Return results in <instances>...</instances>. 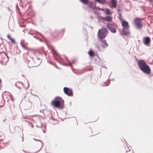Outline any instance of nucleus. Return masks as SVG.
<instances>
[{
	"mask_svg": "<svg viewBox=\"0 0 153 153\" xmlns=\"http://www.w3.org/2000/svg\"><path fill=\"white\" fill-rule=\"evenodd\" d=\"M138 67L143 72L147 74L151 73V69L149 66L143 60H140L137 62Z\"/></svg>",
	"mask_w": 153,
	"mask_h": 153,
	"instance_id": "nucleus-1",
	"label": "nucleus"
},
{
	"mask_svg": "<svg viewBox=\"0 0 153 153\" xmlns=\"http://www.w3.org/2000/svg\"><path fill=\"white\" fill-rule=\"evenodd\" d=\"M64 101L59 97H56L51 102L52 105L56 108H62L64 106Z\"/></svg>",
	"mask_w": 153,
	"mask_h": 153,
	"instance_id": "nucleus-2",
	"label": "nucleus"
},
{
	"mask_svg": "<svg viewBox=\"0 0 153 153\" xmlns=\"http://www.w3.org/2000/svg\"><path fill=\"white\" fill-rule=\"evenodd\" d=\"M108 32V31L106 29H101L98 31V36L100 38L104 39L106 36Z\"/></svg>",
	"mask_w": 153,
	"mask_h": 153,
	"instance_id": "nucleus-3",
	"label": "nucleus"
},
{
	"mask_svg": "<svg viewBox=\"0 0 153 153\" xmlns=\"http://www.w3.org/2000/svg\"><path fill=\"white\" fill-rule=\"evenodd\" d=\"M63 90L65 94L68 96H73L72 91L71 89L67 87H64Z\"/></svg>",
	"mask_w": 153,
	"mask_h": 153,
	"instance_id": "nucleus-4",
	"label": "nucleus"
},
{
	"mask_svg": "<svg viewBox=\"0 0 153 153\" xmlns=\"http://www.w3.org/2000/svg\"><path fill=\"white\" fill-rule=\"evenodd\" d=\"M121 23L122 27H123V28L128 29L129 27V26L128 25V22L127 21L123 20L121 21Z\"/></svg>",
	"mask_w": 153,
	"mask_h": 153,
	"instance_id": "nucleus-5",
	"label": "nucleus"
},
{
	"mask_svg": "<svg viewBox=\"0 0 153 153\" xmlns=\"http://www.w3.org/2000/svg\"><path fill=\"white\" fill-rule=\"evenodd\" d=\"M107 27L111 32L113 33H116V30L113 25L110 24H108Z\"/></svg>",
	"mask_w": 153,
	"mask_h": 153,
	"instance_id": "nucleus-6",
	"label": "nucleus"
},
{
	"mask_svg": "<svg viewBox=\"0 0 153 153\" xmlns=\"http://www.w3.org/2000/svg\"><path fill=\"white\" fill-rule=\"evenodd\" d=\"M143 42L145 45L148 46L150 42V38L149 37H145L143 39Z\"/></svg>",
	"mask_w": 153,
	"mask_h": 153,
	"instance_id": "nucleus-7",
	"label": "nucleus"
},
{
	"mask_svg": "<svg viewBox=\"0 0 153 153\" xmlns=\"http://www.w3.org/2000/svg\"><path fill=\"white\" fill-rule=\"evenodd\" d=\"M138 20H135V24L137 28H140L142 27V25L141 22Z\"/></svg>",
	"mask_w": 153,
	"mask_h": 153,
	"instance_id": "nucleus-8",
	"label": "nucleus"
},
{
	"mask_svg": "<svg viewBox=\"0 0 153 153\" xmlns=\"http://www.w3.org/2000/svg\"><path fill=\"white\" fill-rule=\"evenodd\" d=\"M100 41L102 43V46L104 48L107 47L108 45L106 40H101Z\"/></svg>",
	"mask_w": 153,
	"mask_h": 153,
	"instance_id": "nucleus-9",
	"label": "nucleus"
},
{
	"mask_svg": "<svg viewBox=\"0 0 153 153\" xmlns=\"http://www.w3.org/2000/svg\"><path fill=\"white\" fill-rule=\"evenodd\" d=\"M21 45L24 48L26 49H29V48L28 47V43L25 42L24 41L21 42Z\"/></svg>",
	"mask_w": 153,
	"mask_h": 153,
	"instance_id": "nucleus-10",
	"label": "nucleus"
},
{
	"mask_svg": "<svg viewBox=\"0 0 153 153\" xmlns=\"http://www.w3.org/2000/svg\"><path fill=\"white\" fill-rule=\"evenodd\" d=\"M123 34L125 36L129 35V31L128 30H126L125 29L123 28L122 30Z\"/></svg>",
	"mask_w": 153,
	"mask_h": 153,
	"instance_id": "nucleus-11",
	"label": "nucleus"
},
{
	"mask_svg": "<svg viewBox=\"0 0 153 153\" xmlns=\"http://www.w3.org/2000/svg\"><path fill=\"white\" fill-rule=\"evenodd\" d=\"M111 7L116 8L117 7V4L115 0H111Z\"/></svg>",
	"mask_w": 153,
	"mask_h": 153,
	"instance_id": "nucleus-12",
	"label": "nucleus"
},
{
	"mask_svg": "<svg viewBox=\"0 0 153 153\" xmlns=\"http://www.w3.org/2000/svg\"><path fill=\"white\" fill-rule=\"evenodd\" d=\"M104 13L107 14H110L112 13L108 9L106 8L104 9L103 11Z\"/></svg>",
	"mask_w": 153,
	"mask_h": 153,
	"instance_id": "nucleus-13",
	"label": "nucleus"
},
{
	"mask_svg": "<svg viewBox=\"0 0 153 153\" xmlns=\"http://www.w3.org/2000/svg\"><path fill=\"white\" fill-rule=\"evenodd\" d=\"M9 96L8 94H4L3 96L4 99L7 101H9Z\"/></svg>",
	"mask_w": 153,
	"mask_h": 153,
	"instance_id": "nucleus-14",
	"label": "nucleus"
},
{
	"mask_svg": "<svg viewBox=\"0 0 153 153\" xmlns=\"http://www.w3.org/2000/svg\"><path fill=\"white\" fill-rule=\"evenodd\" d=\"M88 54L91 56H95V53L92 51H90L88 53Z\"/></svg>",
	"mask_w": 153,
	"mask_h": 153,
	"instance_id": "nucleus-15",
	"label": "nucleus"
},
{
	"mask_svg": "<svg viewBox=\"0 0 153 153\" xmlns=\"http://www.w3.org/2000/svg\"><path fill=\"white\" fill-rule=\"evenodd\" d=\"M52 53L53 54V56H55V54H56L58 56V53L54 50L53 48H52Z\"/></svg>",
	"mask_w": 153,
	"mask_h": 153,
	"instance_id": "nucleus-16",
	"label": "nucleus"
},
{
	"mask_svg": "<svg viewBox=\"0 0 153 153\" xmlns=\"http://www.w3.org/2000/svg\"><path fill=\"white\" fill-rule=\"evenodd\" d=\"M7 38L11 41L13 43H15V42L14 40L11 38V37L10 35H7Z\"/></svg>",
	"mask_w": 153,
	"mask_h": 153,
	"instance_id": "nucleus-17",
	"label": "nucleus"
},
{
	"mask_svg": "<svg viewBox=\"0 0 153 153\" xmlns=\"http://www.w3.org/2000/svg\"><path fill=\"white\" fill-rule=\"evenodd\" d=\"M85 4H87L88 0H79Z\"/></svg>",
	"mask_w": 153,
	"mask_h": 153,
	"instance_id": "nucleus-18",
	"label": "nucleus"
},
{
	"mask_svg": "<svg viewBox=\"0 0 153 153\" xmlns=\"http://www.w3.org/2000/svg\"><path fill=\"white\" fill-rule=\"evenodd\" d=\"M119 17L118 18L119 19H123L122 16L120 13H119Z\"/></svg>",
	"mask_w": 153,
	"mask_h": 153,
	"instance_id": "nucleus-19",
	"label": "nucleus"
},
{
	"mask_svg": "<svg viewBox=\"0 0 153 153\" xmlns=\"http://www.w3.org/2000/svg\"><path fill=\"white\" fill-rule=\"evenodd\" d=\"M9 97H10V98H11V100L13 101H14V99L13 98V96L12 95V94H10V95H9Z\"/></svg>",
	"mask_w": 153,
	"mask_h": 153,
	"instance_id": "nucleus-20",
	"label": "nucleus"
},
{
	"mask_svg": "<svg viewBox=\"0 0 153 153\" xmlns=\"http://www.w3.org/2000/svg\"><path fill=\"white\" fill-rule=\"evenodd\" d=\"M29 125H30V126H31V127L32 128H33V127H34V126H33V124L32 123H29Z\"/></svg>",
	"mask_w": 153,
	"mask_h": 153,
	"instance_id": "nucleus-21",
	"label": "nucleus"
},
{
	"mask_svg": "<svg viewBox=\"0 0 153 153\" xmlns=\"http://www.w3.org/2000/svg\"><path fill=\"white\" fill-rule=\"evenodd\" d=\"M97 8L98 9V10H102V11H103V10H104V9H102V8H100L99 7H97Z\"/></svg>",
	"mask_w": 153,
	"mask_h": 153,
	"instance_id": "nucleus-22",
	"label": "nucleus"
},
{
	"mask_svg": "<svg viewBox=\"0 0 153 153\" xmlns=\"http://www.w3.org/2000/svg\"><path fill=\"white\" fill-rule=\"evenodd\" d=\"M107 20V21L108 22H110L111 21V20H109V19H108V20Z\"/></svg>",
	"mask_w": 153,
	"mask_h": 153,
	"instance_id": "nucleus-23",
	"label": "nucleus"
},
{
	"mask_svg": "<svg viewBox=\"0 0 153 153\" xmlns=\"http://www.w3.org/2000/svg\"><path fill=\"white\" fill-rule=\"evenodd\" d=\"M111 19V17H109L108 18V19Z\"/></svg>",
	"mask_w": 153,
	"mask_h": 153,
	"instance_id": "nucleus-24",
	"label": "nucleus"
},
{
	"mask_svg": "<svg viewBox=\"0 0 153 153\" xmlns=\"http://www.w3.org/2000/svg\"><path fill=\"white\" fill-rule=\"evenodd\" d=\"M2 81L1 79H0V84L1 83Z\"/></svg>",
	"mask_w": 153,
	"mask_h": 153,
	"instance_id": "nucleus-25",
	"label": "nucleus"
},
{
	"mask_svg": "<svg viewBox=\"0 0 153 153\" xmlns=\"http://www.w3.org/2000/svg\"><path fill=\"white\" fill-rule=\"evenodd\" d=\"M135 19H140L139 18H136Z\"/></svg>",
	"mask_w": 153,
	"mask_h": 153,
	"instance_id": "nucleus-26",
	"label": "nucleus"
},
{
	"mask_svg": "<svg viewBox=\"0 0 153 153\" xmlns=\"http://www.w3.org/2000/svg\"><path fill=\"white\" fill-rule=\"evenodd\" d=\"M97 48L98 49H100V48H99V46H98L97 47Z\"/></svg>",
	"mask_w": 153,
	"mask_h": 153,
	"instance_id": "nucleus-27",
	"label": "nucleus"
}]
</instances>
